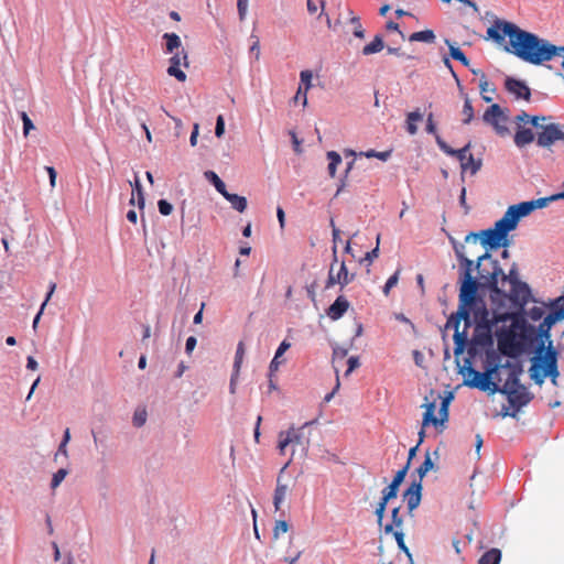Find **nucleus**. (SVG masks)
<instances>
[{
  "label": "nucleus",
  "mask_w": 564,
  "mask_h": 564,
  "mask_svg": "<svg viewBox=\"0 0 564 564\" xmlns=\"http://www.w3.org/2000/svg\"><path fill=\"white\" fill-rule=\"evenodd\" d=\"M550 120L551 117L530 116L525 111H521L514 118L517 130L513 141L516 145L523 148L535 140L532 129L525 127L528 123L536 129V144L541 148H551L556 141H564L563 127L549 122Z\"/></svg>",
  "instance_id": "7ed1b4c3"
},
{
  "label": "nucleus",
  "mask_w": 564,
  "mask_h": 564,
  "mask_svg": "<svg viewBox=\"0 0 564 564\" xmlns=\"http://www.w3.org/2000/svg\"><path fill=\"white\" fill-rule=\"evenodd\" d=\"M37 367H39L37 361L32 356H29L26 359V368L29 370H36Z\"/></svg>",
  "instance_id": "69168bd1"
},
{
  "label": "nucleus",
  "mask_w": 564,
  "mask_h": 564,
  "mask_svg": "<svg viewBox=\"0 0 564 564\" xmlns=\"http://www.w3.org/2000/svg\"><path fill=\"white\" fill-rule=\"evenodd\" d=\"M328 159V174L330 177H335L337 166L341 163V156L336 151L327 152Z\"/></svg>",
  "instance_id": "c756f323"
},
{
  "label": "nucleus",
  "mask_w": 564,
  "mask_h": 564,
  "mask_svg": "<svg viewBox=\"0 0 564 564\" xmlns=\"http://www.w3.org/2000/svg\"><path fill=\"white\" fill-rule=\"evenodd\" d=\"M408 470H409V463H406L402 469L397 471L391 484H394L395 486L400 487V485L402 484V481L404 480V478L408 474Z\"/></svg>",
  "instance_id": "c03bdc74"
},
{
  "label": "nucleus",
  "mask_w": 564,
  "mask_h": 564,
  "mask_svg": "<svg viewBox=\"0 0 564 564\" xmlns=\"http://www.w3.org/2000/svg\"><path fill=\"white\" fill-rule=\"evenodd\" d=\"M410 42H425L433 43L435 41V34L432 30H424L414 32L409 36Z\"/></svg>",
  "instance_id": "a878e982"
},
{
  "label": "nucleus",
  "mask_w": 564,
  "mask_h": 564,
  "mask_svg": "<svg viewBox=\"0 0 564 564\" xmlns=\"http://www.w3.org/2000/svg\"><path fill=\"white\" fill-rule=\"evenodd\" d=\"M436 143L440 149L449 156H455L460 162L462 171H469L473 175L481 167V161L476 160L470 151V142L464 148L455 150L451 148L440 135H436Z\"/></svg>",
  "instance_id": "0eeeda50"
},
{
  "label": "nucleus",
  "mask_w": 564,
  "mask_h": 564,
  "mask_svg": "<svg viewBox=\"0 0 564 564\" xmlns=\"http://www.w3.org/2000/svg\"><path fill=\"white\" fill-rule=\"evenodd\" d=\"M479 89H480L484 101H486V102L492 101V97L486 95V93L489 91L491 94H495L496 88L489 84L486 74H481V78L479 79Z\"/></svg>",
  "instance_id": "cd10ccee"
},
{
  "label": "nucleus",
  "mask_w": 564,
  "mask_h": 564,
  "mask_svg": "<svg viewBox=\"0 0 564 564\" xmlns=\"http://www.w3.org/2000/svg\"><path fill=\"white\" fill-rule=\"evenodd\" d=\"M398 491L399 487L390 482V485L382 490V496L380 500L389 502L390 500L397 498Z\"/></svg>",
  "instance_id": "473e14b6"
},
{
  "label": "nucleus",
  "mask_w": 564,
  "mask_h": 564,
  "mask_svg": "<svg viewBox=\"0 0 564 564\" xmlns=\"http://www.w3.org/2000/svg\"><path fill=\"white\" fill-rule=\"evenodd\" d=\"M554 310H564V296H560V297L554 302Z\"/></svg>",
  "instance_id": "774afa93"
},
{
  "label": "nucleus",
  "mask_w": 564,
  "mask_h": 564,
  "mask_svg": "<svg viewBox=\"0 0 564 564\" xmlns=\"http://www.w3.org/2000/svg\"><path fill=\"white\" fill-rule=\"evenodd\" d=\"M248 1L249 0H237V9L240 21H243L248 10Z\"/></svg>",
  "instance_id": "8fccbe9b"
},
{
  "label": "nucleus",
  "mask_w": 564,
  "mask_h": 564,
  "mask_svg": "<svg viewBox=\"0 0 564 564\" xmlns=\"http://www.w3.org/2000/svg\"><path fill=\"white\" fill-rule=\"evenodd\" d=\"M544 314V310L542 307H539V306H534L530 310L529 312V316L532 321H539L542 318Z\"/></svg>",
  "instance_id": "864d4df0"
},
{
  "label": "nucleus",
  "mask_w": 564,
  "mask_h": 564,
  "mask_svg": "<svg viewBox=\"0 0 564 564\" xmlns=\"http://www.w3.org/2000/svg\"><path fill=\"white\" fill-rule=\"evenodd\" d=\"M497 366L488 368L485 372H479L473 368H469V375L473 376V379L467 381L466 384H468L471 388H477L481 391H489L491 393H495L499 391V387L496 382L491 380L492 375L497 371Z\"/></svg>",
  "instance_id": "9d476101"
},
{
  "label": "nucleus",
  "mask_w": 564,
  "mask_h": 564,
  "mask_svg": "<svg viewBox=\"0 0 564 564\" xmlns=\"http://www.w3.org/2000/svg\"><path fill=\"white\" fill-rule=\"evenodd\" d=\"M20 117L23 122V135L28 137L30 132L35 129V126L25 111H21Z\"/></svg>",
  "instance_id": "e433bc0d"
},
{
  "label": "nucleus",
  "mask_w": 564,
  "mask_h": 564,
  "mask_svg": "<svg viewBox=\"0 0 564 564\" xmlns=\"http://www.w3.org/2000/svg\"><path fill=\"white\" fill-rule=\"evenodd\" d=\"M538 355L533 358V364L530 369L532 380L541 386L546 377L551 378L553 384H557L560 376L557 369V351L553 348L550 341L547 349L544 351V344L541 343L536 350Z\"/></svg>",
  "instance_id": "20e7f679"
},
{
  "label": "nucleus",
  "mask_w": 564,
  "mask_h": 564,
  "mask_svg": "<svg viewBox=\"0 0 564 564\" xmlns=\"http://www.w3.org/2000/svg\"><path fill=\"white\" fill-rule=\"evenodd\" d=\"M433 468H434V463L432 462V458H431L430 454L426 453L424 462L416 469V471H417L420 478L422 479Z\"/></svg>",
  "instance_id": "c9c22d12"
},
{
  "label": "nucleus",
  "mask_w": 564,
  "mask_h": 564,
  "mask_svg": "<svg viewBox=\"0 0 564 564\" xmlns=\"http://www.w3.org/2000/svg\"><path fill=\"white\" fill-rule=\"evenodd\" d=\"M69 440H70L69 429H66L64 431L63 440L58 446L55 457H57L58 455H63V456L67 457V447L66 446H67Z\"/></svg>",
  "instance_id": "4c0bfd02"
},
{
  "label": "nucleus",
  "mask_w": 564,
  "mask_h": 564,
  "mask_svg": "<svg viewBox=\"0 0 564 564\" xmlns=\"http://www.w3.org/2000/svg\"><path fill=\"white\" fill-rule=\"evenodd\" d=\"M158 206H159V212L163 215V216H169L172 212H173V206L171 203H169L167 200L165 199H160L159 203H158Z\"/></svg>",
  "instance_id": "49530a36"
},
{
  "label": "nucleus",
  "mask_w": 564,
  "mask_h": 564,
  "mask_svg": "<svg viewBox=\"0 0 564 564\" xmlns=\"http://www.w3.org/2000/svg\"><path fill=\"white\" fill-rule=\"evenodd\" d=\"M350 22L354 24V35L359 39L365 37V30L362 29V25L360 23V20L358 17L351 15Z\"/></svg>",
  "instance_id": "a19ab883"
},
{
  "label": "nucleus",
  "mask_w": 564,
  "mask_h": 564,
  "mask_svg": "<svg viewBox=\"0 0 564 564\" xmlns=\"http://www.w3.org/2000/svg\"><path fill=\"white\" fill-rule=\"evenodd\" d=\"M289 530V524L285 520H279L275 522L273 529V536L276 539L281 533H285Z\"/></svg>",
  "instance_id": "a18cd8bd"
},
{
  "label": "nucleus",
  "mask_w": 564,
  "mask_h": 564,
  "mask_svg": "<svg viewBox=\"0 0 564 564\" xmlns=\"http://www.w3.org/2000/svg\"><path fill=\"white\" fill-rule=\"evenodd\" d=\"M182 66L188 67V56L184 48H182L180 52H176L170 58V66L167 67V74L175 77L181 83L186 80V74L181 69Z\"/></svg>",
  "instance_id": "ddd939ff"
},
{
  "label": "nucleus",
  "mask_w": 564,
  "mask_h": 564,
  "mask_svg": "<svg viewBox=\"0 0 564 564\" xmlns=\"http://www.w3.org/2000/svg\"><path fill=\"white\" fill-rule=\"evenodd\" d=\"M312 78L313 74L311 70H302L300 74L301 85L304 86V93H303V106L307 105V90L312 87Z\"/></svg>",
  "instance_id": "2f4dec72"
},
{
  "label": "nucleus",
  "mask_w": 564,
  "mask_h": 564,
  "mask_svg": "<svg viewBox=\"0 0 564 564\" xmlns=\"http://www.w3.org/2000/svg\"><path fill=\"white\" fill-rule=\"evenodd\" d=\"M426 121H427L426 122V132L431 133V134H433L435 137L438 135L437 131H436V126H435V123L433 121V115L432 113H430L427 116V120Z\"/></svg>",
  "instance_id": "6e6d98bb"
},
{
  "label": "nucleus",
  "mask_w": 564,
  "mask_h": 564,
  "mask_svg": "<svg viewBox=\"0 0 564 564\" xmlns=\"http://www.w3.org/2000/svg\"><path fill=\"white\" fill-rule=\"evenodd\" d=\"M336 252H337L336 251V247H334L333 248L334 260H333V262L330 264V268H329L328 278H327V281H326V285H325L326 289H330L335 284H339L340 288L343 289L346 285H348L350 282H352L354 279H355V273H349L348 272V269H347V267H346L344 261L339 264L338 271L335 272V267L337 264Z\"/></svg>",
  "instance_id": "9b49d317"
},
{
  "label": "nucleus",
  "mask_w": 564,
  "mask_h": 564,
  "mask_svg": "<svg viewBox=\"0 0 564 564\" xmlns=\"http://www.w3.org/2000/svg\"><path fill=\"white\" fill-rule=\"evenodd\" d=\"M163 39L165 40V51L166 53H173L174 50L180 48L181 46V39L175 33H165L163 35Z\"/></svg>",
  "instance_id": "c85d7f7f"
},
{
  "label": "nucleus",
  "mask_w": 564,
  "mask_h": 564,
  "mask_svg": "<svg viewBox=\"0 0 564 564\" xmlns=\"http://www.w3.org/2000/svg\"><path fill=\"white\" fill-rule=\"evenodd\" d=\"M290 347L291 344L286 340H283L275 351L276 358H280Z\"/></svg>",
  "instance_id": "bf43d9fd"
},
{
  "label": "nucleus",
  "mask_w": 564,
  "mask_h": 564,
  "mask_svg": "<svg viewBox=\"0 0 564 564\" xmlns=\"http://www.w3.org/2000/svg\"><path fill=\"white\" fill-rule=\"evenodd\" d=\"M198 131H199V124L195 123L193 127L191 138H189V142H191L192 147H195L197 144Z\"/></svg>",
  "instance_id": "052dcab7"
},
{
  "label": "nucleus",
  "mask_w": 564,
  "mask_h": 564,
  "mask_svg": "<svg viewBox=\"0 0 564 564\" xmlns=\"http://www.w3.org/2000/svg\"><path fill=\"white\" fill-rule=\"evenodd\" d=\"M391 534H393L397 543H398V546L401 551H403L409 557H411V553H410V550L409 547L405 545L404 543V534L402 531L400 530H395V532H392Z\"/></svg>",
  "instance_id": "58836bf2"
},
{
  "label": "nucleus",
  "mask_w": 564,
  "mask_h": 564,
  "mask_svg": "<svg viewBox=\"0 0 564 564\" xmlns=\"http://www.w3.org/2000/svg\"><path fill=\"white\" fill-rule=\"evenodd\" d=\"M391 152L390 151H384V152H377L375 150H370L368 152H366V156L367 158H378L380 159L381 161H386L388 160V158L390 156Z\"/></svg>",
  "instance_id": "3c124183"
},
{
  "label": "nucleus",
  "mask_w": 564,
  "mask_h": 564,
  "mask_svg": "<svg viewBox=\"0 0 564 564\" xmlns=\"http://www.w3.org/2000/svg\"><path fill=\"white\" fill-rule=\"evenodd\" d=\"M506 124L507 123H503L501 120H498L496 123H494L491 126L498 134L505 135L509 132Z\"/></svg>",
  "instance_id": "5fc2aeb1"
},
{
  "label": "nucleus",
  "mask_w": 564,
  "mask_h": 564,
  "mask_svg": "<svg viewBox=\"0 0 564 564\" xmlns=\"http://www.w3.org/2000/svg\"><path fill=\"white\" fill-rule=\"evenodd\" d=\"M462 115H463V123L464 124H468L470 123V121L473 120L474 118V108H473V105L470 102V100L468 98L465 99V102H464V106H463V110H462Z\"/></svg>",
  "instance_id": "72a5a7b5"
},
{
  "label": "nucleus",
  "mask_w": 564,
  "mask_h": 564,
  "mask_svg": "<svg viewBox=\"0 0 564 564\" xmlns=\"http://www.w3.org/2000/svg\"><path fill=\"white\" fill-rule=\"evenodd\" d=\"M564 318V310H554L550 314H547L543 322L539 326V333L541 337H544L546 339L550 338V330L552 326Z\"/></svg>",
  "instance_id": "f3484780"
},
{
  "label": "nucleus",
  "mask_w": 564,
  "mask_h": 564,
  "mask_svg": "<svg viewBox=\"0 0 564 564\" xmlns=\"http://www.w3.org/2000/svg\"><path fill=\"white\" fill-rule=\"evenodd\" d=\"M197 344V340L194 336H191L186 339V344H185V350L187 354H191L193 351V349L195 348Z\"/></svg>",
  "instance_id": "680f3d73"
},
{
  "label": "nucleus",
  "mask_w": 564,
  "mask_h": 564,
  "mask_svg": "<svg viewBox=\"0 0 564 564\" xmlns=\"http://www.w3.org/2000/svg\"><path fill=\"white\" fill-rule=\"evenodd\" d=\"M422 118H423V115L419 110L411 111V112L408 113V116H406V131L411 135L416 134L417 126H416L415 122L421 121Z\"/></svg>",
  "instance_id": "b1692460"
},
{
  "label": "nucleus",
  "mask_w": 564,
  "mask_h": 564,
  "mask_svg": "<svg viewBox=\"0 0 564 564\" xmlns=\"http://www.w3.org/2000/svg\"><path fill=\"white\" fill-rule=\"evenodd\" d=\"M505 88L517 99H523L525 101H530L531 99V89L523 80L507 77L505 80Z\"/></svg>",
  "instance_id": "4468645a"
},
{
  "label": "nucleus",
  "mask_w": 564,
  "mask_h": 564,
  "mask_svg": "<svg viewBox=\"0 0 564 564\" xmlns=\"http://www.w3.org/2000/svg\"><path fill=\"white\" fill-rule=\"evenodd\" d=\"M452 399V395L443 399L441 403V408L438 410L440 417L434 415L435 404L427 403L425 404V412L423 414V426H427L429 424H433L434 426L442 425L444 422L448 420V404Z\"/></svg>",
  "instance_id": "f8f14e48"
},
{
  "label": "nucleus",
  "mask_w": 564,
  "mask_h": 564,
  "mask_svg": "<svg viewBox=\"0 0 564 564\" xmlns=\"http://www.w3.org/2000/svg\"><path fill=\"white\" fill-rule=\"evenodd\" d=\"M204 176L215 186L219 194L226 195V185L214 171H206Z\"/></svg>",
  "instance_id": "bb28decb"
},
{
  "label": "nucleus",
  "mask_w": 564,
  "mask_h": 564,
  "mask_svg": "<svg viewBox=\"0 0 564 564\" xmlns=\"http://www.w3.org/2000/svg\"><path fill=\"white\" fill-rule=\"evenodd\" d=\"M387 505H388V502H384L382 500H379V502L377 503V507H376V510H375V514L377 517V522H378L379 525L382 524V520H383V517H384Z\"/></svg>",
  "instance_id": "37998d69"
},
{
  "label": "nucleus",
  "mask_w": 564,
  "mask_h": 564,
  "mask_svg": "<svg viewBox=\"0 0 564 564\" xmlns=\"http://www.w3.org/2000/svg\"><path fill=\"white\" fill-rule=\"evenodd\" d=\"M513 230L507 223V218L501 217L496 221L492 228L481 230L480 232H470L466 236V242L476 243L480 238L481 245L490 249H498L506 246V240L509 231Z\"/></svg>",
  "instance_id": "423d86ee"
},
{
  "label": "nucleus",
  "mask_w": 564,
  "mask_h": 564,
  "mask_svg": "<svg viewBox=\"0 0 564 564\" xmlns=\"http://www.w3.org/2000/svg\"><path fill=\"white\" fill-rule=\"evenodd\" d=\"M310 422H306L301 427L291 426L286 431L279 432L278 435V449L280 454H285L289 445L293 447L300 446L304 455H306L308 451L310 440L304 437L303 430L310 425Z\"/></svg>",
  "instance_id": "6e6552de"
},
{
  "label": "nucleus",
  "mask_w": 564,
  "mask_h": 564,
  "mask_svg": "<svg viewBox=\"0 0 564 564\" xmlns=\"http://www.w3.org/2000/svg\"><path fill=\"white\" fill-rule=\"evenodd\" d=\"M250 37L253 40L252 45L250 46V53H253L254 59L259 61V58H260V40L254 34H251Z\"/></svg>",
  "instance_id": "de8ad7c7"
},
{
  "label": "nucleus",
  "mask_w": 564,
  "mask_h": 564,
  "mask_svg": "<svg viewBox=\"0 0 564 564\" xmlns=\"http://www.w3.org/2000/svg\"><path fill=\"white\" fill-rule=\"evenodd\" d=\"M349 308V302L343 295H339L328 307L327 315L330 319H339Z\"/></svg>",
  "instance_id": "a211bd4d"
},
{
  "label": "nucleus",
  "mask_w": 564,
  "mask_h": 564,
  "mask_svg": "<svg viewBox=\"0 0 564 564\" xmlns=\"http://www.w3.org/2000/svg\"><path fill=\"white\" fill-rule=\"evenodd\" d=\"M384 47L383 39L381 35H376L375 39L362 48L364 55H371L375 53H379Z\"/></svg>",
  "instance_id": "5701e85b"
},
{
  "label": "nucleus",
  "mask_w": 564,
  "mask_h": 564,
  "mask_svg": "<svg viewBox=\"0 0 564 564\" xmlns=\"http://www.w3.org/2000/svg\"><path fill=\"white\" fill-rule=\"evenodd\" d=\"M464 247H455V253L464 267V279L459 290V305L455 314L446 322V328L454 330V352L459 355L468 345L473 356L492 347V327L510 318L508 313H490L485 301L477 296L478 282L473 276L474 261L462 251Z\"/></svg>",
  "instance_id": "f257e3e1"
},
{
  "label": "nucleus",
  "mask_w": 564,
  "mask_h": 564,
  "mask_svg": "<svg viewBox=\"0 0 564 564\" xmlns=\"http://www.w3.org/2000/svg\"><path fill=\"white\" fill-rule=\"evenodd\" d=\"M379 242H380V235L377 236V246L371 251L367 252L362 261H368L371 263L376 258L379 256Z\"/></svg>",
  "instance_id": "09e8293b"
},
{
  "label": "nucleus",
  "mask_w": 564,
  "mask_h": 564,
  "mask_svg": "<svg viewBox=\"0 0 564 564\" xmlns=\"http://www.w3.org/2000/svg\"><path fill=\"white\" fill-rule=\"evenodd\" d=\"M399 273H400V270H397L394 272V274H392L386 282L384 286H383V293L384 295H388L390 290L397 285L398 281H399Z\"/></svg>",
  "instance_id": "79ce46f5"
},
{
  "label": "nucleus",
  "mask_w": 564,
  "mask_h": 564,
  "mask_svg": "<svg viewBox=\"0 0 564 564\" xmlns=\"http://www.w3.org/2000/svg\"><path fill=\"white\" fill-rule=\"evenodd\" d=\"M130 185L133 186L132 196L129 200V204L132 206H137L141 210V181L138 174H134V182L129 181Z\"/></svg>",
  "instance_id": "4be33fe9"
},
{
  "label": "nucleus",
  "mask_w": 564,
  "mask_h": 564,
  "mask_svg": "<svg viewBox=\"0 0 564 564\" xmlns=\"http://www.w3.org/2000/svg\"><path fill=\"white\" fill-rule=\"evenodd\" d=\"M547 204L549 198L545 197L529 202H522L520 204L510 206L502 217L507 218V223L511 226L512 229H514L520 218L528 216L538 208H543L547 206Z\"/></svg>",
  "instance_id": "1a4fd4ad"
},
{
  "label": "nucleus",
  "mask_w": 564,
  "mask_h": 564,
  "mask_svg": "<svg viewBox=\"0 0 564 564\" xmlns=\"http://www.w3.org/2000/svg\"><path fill=\"white\" fill-rule=\"evenodd\" d=\"M239 373H240V371H236V370L232 371V375L230 378V384H229V391L231 394L236 393Z\"/></svg>",
  "instance_id": "4d7b16f0"
},
{
  "label": "nucleus",
  "mask_w": 564,
  "mask_h": 564,
  "mask_svg": "<svg viewBox=\"0 0 564 564\" xmlns=\"http://www.w3.org/2000/svg\"><path fill=\"white\" fill-rule=\"evenodd\" d=\"M421 482H412L411 486L403 494V500L406 502L409 513H412L421 502L422 498Z\"/></svg>",
  "instance_id": "dca6fc26"
},
{
  "label": "nucleus",
  "mask_w": 564,
  "mask_h": 564,
  "mask_svg": "<svg viewBox=\"0 0 564 564\" xmlns=\"http://www.w3.org/2000/svg\"><path fill=\"white\" fill-rule=\"evenodd\" d=\"M476 269L479 279L487 281L494 293L503 295L520 305L527 304L530 300L531 291L528 284L518 278L505 276L498 261L494 260L488 252L478 256Z\"/></svg>",
  "instance_id": "f03ea898"
},
{
  "label": "nucleus",
  "mask_w": 564,
  "mask_h": 564,
  "mask_svg": "<svg viewBox=\"0 0 564 564\" xmlns=\"http://www.w3.org/2000/svg\"><path fill=\"white\" fill-rule=\"evenodd\" d=\"M127 219L131 221L132 224H137L138 221V214L134 209H131L127 213Z\"/></svg>",
  "instance_id": "338daca9"
},
{
  "label": "nucleus",
  "mask_w": 564,
  "mask_h": 564,
  "mask_svg": "<svg viewBox=\"0 0 564 564\" xmlns=\"http://www.w3.org/2000/svg\"><path fill=\"white\" fill-rule=\"evenodd\" d=\"M68 471L67 469L65 468H61L58 469L52 477V481H51V487L52 489H55L57 488L61 482L65 479V477L67 476Z\"/></svg>",
  "instance_id": "ea45409f"
},
{
  "label": "nucleus",
  "mask_w": 564,
  "mask_h": 564,
  "mask_svg": "<svg viewBox=\"0 0 564 564\" xmlns=\"http://www.w3.org/2000/svg\"><path fill=\"white\" fill-rule=\"evenodd\" d=\"M231 205L234 209L239 213H243L247 209L248 203L245 196H240L238 194H231L228 191L226 195H223Z\"/></svg>",
  "instance_id": "aec40b11"
},
{
  "label": "nucleus",
  "mask_w": 564,
  "mask_h": 564,
  "mask_svg": "<svg viewBox=\"0 0 564 564\" xmlns=\"http://www.w3.org/2000/svg\"><path fill=\"white\" fill-rule=\"evenodd\" d=\"M482 119L488 124H494L498 120H501L503 123H507L508 117L503 112L502 108L498 104L491 105L484 113Z\"/></svg>",
  "instance_id": "6ab92c4d"
},
{
  "label": "nucleus",
  "mask_w": 564,
  "mask_h": 564,
  "mask_svg": "<svg viewBox=\"0 0 564 564\" xmlns=\"http://www.w3.org/2000/svg\"><path fill=\"white\" fill-rule=\"evenodd\" d=\"M45 170L47 171V174L50 176L51 186L54 187L57 173L53 166H46Z\"/></svg>",
  "instance_id": "e2e57ef3"
},
{
  "label": "nucleus",
  "mask_w": 564,
  "mask_h": 564,
  "mask_svg": "<svg viewBox=\"0 0 564 564\" xmlns=\"http://www.w3.org/2000/svg\"><path fill=\"white\" fill-rule=\"evenodd\" d=\"M501 560V552L498 549H491L484 553L478 561V564H499Z\"/></svg>",
  "instance_id": "393cba45"
},
{
  "label": "nucleus",
  "mask_w": 564,
  "mask_h": 564,
  "mask_svg": "<svg viewBox=\"0 0 564 564\" xmlns=\"http://www.w3.org/2000/svg\"><path fill=\"white\" fill-rule=\"evenodd\" d=\"M245 357V344L243 341H239L236 350L235 361H234V370L240 371L241 365Z\"/></svg>",
  "instance_id": "f704fd0d"
},
{
  "label": "nucleus",
  "mask_w": 564,
  "mask_h": 564,
  "mask_svg": "<svg viewBox=\"0 0 564 564\" xmlns=\"http://www.w3.org/2000/svg\"><path fill=\"white\" fill-rule=\"evenodd\" d=\"M446 44L449 47V55H451V57L456 59V61H459L464 66L468 67L469 66V59L466 57L464 52L459 47H457L454 44H452L448 40H446Z\"/></svg>",
  "instance_id": "7c9ffc66"
},
{
  "label": "nucleus",
  "mask_w": 564,
  "mask_h": 564,
  "mask_svg": "<svg viewBox=\"0 0 564 564\" xmlns=\"http://www.w3.org/2000/svg\"><path fill=\"white\" fill-rule=\"evenodd\" d=\"M459 203L462 207H464L465 213L467 214L469 212V206L466 204V188L463 187L459 195Z\"/></svg>",
  "instance_id": "0e129e2a"
},
{
  "label": "nucleus",
  "mask_w": 564,
  "mask_h": 564,
  "mask_svg": "<svg viewBox=\"0 0 564 564\" xmlns=\"http://www.w3.org/2000/svg\"><path fill=\"white\" fill-rule=\"evenodd\" d=\"M291 462H292V457L280 470L278 478H276V487H275L274 495H273V505H274L275 511H279L281 509L282 502L285 500L286 496L290 492V488H289L288 484L283 482V473H284L285 468L290 465Z\"/></svg>",
  "instance_id": "2eb2a0df"
},
{
  "label": "nucleus",
  "mask_w": 564,
  "mask_h": 564,
  "mask_svg": "<svg viewBox=\"0 0 564 564\" xmlns=\"http://www.w3.org/2000/svg\"><path fill=\"white\" fill-rule=\"evenodd\" d=\"M401 507H395L391 511V523L384 525V533L390 534L395 532L394 528L400 529L403 524V518L400 514Z\"/></svg>",
  "instance_id": "412c9836"
},
{
  "label": "nucleus",
  "mask_w": 564,
  "mask_h": 564,
  "mask_svg": "<svg viewBox=\"0 0 564 564\" xmlns=\"http://www.w3.org/2000/svg\"><path fill=\"white\" fill-rule=\"evenodd\" d=\"M348 369L346 371V376H348L352 370H355L357 367H359V359L358 357H350L347 361Z\"/></svg>",
  "instance_id": "13d9d810"
},
{
  "label": "nucleus",
  "mask_w": 564,
  "mask_h": 564,
  "mask_svg": "<svg viewBox=\"0 0 564 564\" xmlns=\"http://www.w3.org/2000/svg\"><path fill=\"white\" fill-rule=\"evenodd\" d=\"M521 370L512 367L508 379L499 392L507 394L510 405L513 408L511 413L506 412L503 415L517 416L521 408L525 406L532 400V394L520 383L519 375Z\"/></svg>",
  "instance_id": "39448f33"
},
{
  "label": "nucleus",
  "mask_w": 564,
  "mask_h": 564,
  "mask_svg": "<svg viewBox=\"0 0 564 564\" xmlns=\"http://www.w3.org/2000/svg\"><path fill=\"white\" fill-rule=\"evenodd\" d=\"M225 133V121L223 116H218L216 121L215 134L217 138H221Z\"/></svg>",
  "instance_id": "603ef678"
}]
</instances>
